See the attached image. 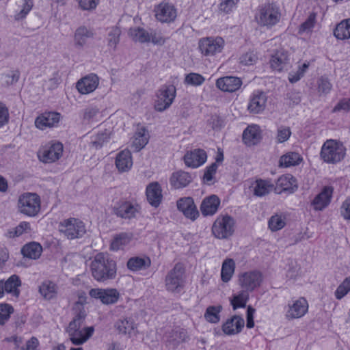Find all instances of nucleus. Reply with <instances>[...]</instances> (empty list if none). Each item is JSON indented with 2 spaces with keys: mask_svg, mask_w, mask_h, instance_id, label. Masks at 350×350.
I'll use <instances>...</instances> for the list:
<instances>
[{
  "mask_svg": "<svg viewBox=\"0 0 350 350\" xmlns=\"http://www.w3.org/2000/svg\"><path fill=\"white\" fill-rule=\"evenodd\" d=\"M92 277L99 282L114 280L117 275L116 262L107 254H97L90 264Z\"/></svg>",
  "mask_w": 350,
  "mask_h": 350,
  "instance_id": "obj_1",
  "label": "nucleus"
},
{
  "mask_svg": "<svg viewBox=\"0 0 350 350\" xmlns=\"http://www.w3.org/2000/svg\"><path fill=\"white\" fill-rule=\"evenodd\" d=\"M280 8L274 3H265L259 7L255 16L257 23L261 27L269 29L280 20Z\"/></svg>",
  "mask_w": 350,
  "mask_h": 350,
  "instance_id": "obj_2",
  "label": "nucleus"
},
{
  "mask_svg": "<svg viewBox=\"0 0 350 350\" xmlns=\"http://www.w3.org/2000/svg\"><path fill=\"white\" fill-rule=\"evenodd\" d=\"M17 206L20 213L31 217H36L40 211V198L36 193H24L19 196Z\"/></svg>",
  "mask_w": 350,
  "mask_h": 350,
  "instance_id": "obj_3",
  "label": "nucleus"
},
{
  "mask_svg": "<svg viewBox=\"0 0 350 350\" xmlns=\"http://www.w3.org/2000/svg\"><path fill=\"white\" fill-rule=\"evenodd\" d=\"M346 149L340 142L327 139L322 146L321 157L326 163H336L344 159Z\"/></svg>",
  "mask_w": 350,
  "mask_h": 350,
  "instance_id": "obj_4",
  "label": "nucleus"
},
{
  "mask_svg": "<svg viewBox=\"0 0 350 350\" xmlns=\"http://www.w3.org/2000/svg\"><path fill=\"white\" fill-rule=\"evenodd\" d=\"M185 268L184 265L178 262L166 275L165 282L167 291L179 293L183 289L185 283Z\"/></svg>",
  "mask_w": 350,
  "mask_h": 350,
  "instance_id": "obj_5",
  "label": "nucleus"
},
{
  "mask_svg": "<svg viewBox=\"0 0 350 350\" xmlns=\"http://www.w3.org/2000/svg\"><path fill=\"white\" fill-rule=\"evenodd\" d=\"M141 206L135 202L120 200L113 207V213L118 217L131 220L140 214Z\"/></svg>",
  "mask_w": 350,
  "mask_h": 350,
  "instance_id": "obj_6",
  "label": "nucleus"
},
{
  "mask_svg": "<svg viewBox=\"0 0 350 350\" xmlns=\"http://www.w3.org/2000/svg\"><path fill=\"white\" fill-rule=\"evenodd\" d=\"M59 231L68 239L81 237L86 232L83 223L75 218H69L59 224Z\"/></svg>",
  "mask_w": 350,
  "mask_h": 350,
  "instance_id": "obj_7",
  "label": "nucleus"
},
{
  "mask_svg": "<svg viewBox=\"0 0 350 350\" xmlns=\"http://www.w3.org/2000/svg\"><path fill=\"white\" fill-rule=\"evenodd\" d=\"M176 92L173 85L161 86L157 93V99L154 105L156 111L161 112L168 109L176 97Z\"/></svg>",
  "mask_w": 350,
  "mask_h": 350,
  "instance_id": "obj_8",
  "label": "nucleus"
},
{
  "mask_svg": "<svg viewBox=\"0 0 350 350\" xmlns=\"http://www.w3.org/2000/svg\"><path fill=\"white\" fill-rule=\"evenodd\" d=\"M234 225V219L230 216L218 217L213 225V234L218 239H227L233 234Z\"/></svg>",
  "mask_w": 350,
  "mask_h": 350,
  "instance_id": "obj_9",
  "label": "nucleus"
},
{
  "mask_svg": "<svg viewBox=\"0 0 350 350\" xmlns=\"http://www.w3.org/2000/svg\"><path fill=\"white\" fill-rule=\"evenodd\" d=\"M224 46V40L221 37L203 38L199 40L198 48L204 56H213L221 53Z\"/></svg>",
  "mask_w": 350,
  "mask_h": 350,
  "instance_id": "obj_10",
  "label": "nucleus"
},
{
  "mask_svg": "<svg viewBox=\"0 0 350 350\" xmlns=\"http://www.w3.org/2000/svg\"><path fill=\"white\" fill-rule=\"evenodd\" d=\"M94 331L93 327H86L81 329V327L72 325H69L66 329L70 340L75 345H80L85 342L92 336Z\"/></svg>",
  "mask_w": 350,
  "mask_h": 350,
  "instance_id": "obj_11",
  "label": "nucleus"
},
{
  "mask_svg": "<svg viewBox=\"0 0 350 350\" xmlns=\"http://www.w3.org/2000/svg\"><path fill=\"white\" fill-rule=\"evenodd\" d=\"M262 274L258 271L245 272L240 275L239 282L242 289L252 292L258 287L262 282Z\"/></svg>",
  "mask_w": 350,
  "mask_h": 350,
  "instance_id": "obj_12",
  "label": "nucleus"
},
{
  "mask_svg": "<svg viewBox=\"0 0 350 350\" xmlns=\"http://www.w3.org/2000/svg\"><path fill=\"white\" fill-rule=\"evenodd\" d=\"M89 295L107 305L116 304L120 297V293L116 288H92L90 291Z\"/></svg>",
  "mask_w": 350,
  "mask_h": 350,
  "instance_id": "obj_13",
  "label": "nucleus"
},
{
  "mask_svg": "<svg viewBox=\"0 0 350 350\" xmlns=\"http://www.w3.org/2000/svg\"><path fill=\"white\" fill-rule=\"evenodd\" d=\"M63 145L60 142H56L49 146H45L39 152L40 160L44 163H53L57 161L62 155Z\"/></svg>",
  "mask_w": 350,
  "mask_h": 350,
  "instance_id": "obj_14",
  "label": "nucleus"
},
{
  "mask_svg": "<svg viewBox=\"0 0 350 350\" xmlns=\"http://www.w3.org/2000/svg\"><path fill=\"white\" fill-rule=\"evenodd\" d=\"M155 16L161 23H170L175 20L177 16L176 9L174 5L167 3H161L155 8Z\"/></svg>",
  "mask_w": 350,
  "mask_h": 350,
  "instance_id": "obj_15",
  "label": "nucleus"
},
{
  "mask_svg": "<svg viewBox=\"0 0 350 350\" xmlns=\"http://www.w3.org/2000/svg\"><path fill=\"white\" fill-rule=\"evenodd\" d=\"M176 205L178 210L182 212L186 217L191 220H195L199 216V212L193 198L191 197L180 198L177 201Z\"/></svg>",
  "mask_w": 350,
  "mask_h": 350,
  "instance_id": "obj_16",
  "label": "nucleus"
},
{
  "mask_svg": "<svg viewBox=\"0 0 350 350\" xmlns=\"http://www.w3.org/2000/svg\"><path fill=\"white\" fill-rule=\"evenodd\" d=\"M207 159L206 152L202 149H195L187 152L184 156V161L187 167L197 168L203 165Z\"/></svg>",
  "mask_w": 350,
  "mask_h": 350,
  "instance_id": "obj_17",
  "label": "nucleus"
},
{
  "mask_svg": "<svg viewBox=\"0 0 350 350\" xmlns=\"http://www.w3.org/2000/svg\"><path fill=\"white\" fill-rule=\"evenodd\" d=\"M98 83V77L95 74H90L81 79L77 83L76 88L81 94H87L94 92Z\"/></svg>",
  "mask_w": 350,
  "mask_h": 350,
  "instance_id": "obj_18",
  "label": "nucleus"
},
{
  "mask_svg": "<svg viewBox=\"0 0 350 350\" xmlns=\"http://www.w3.org/2000/svg\"><path fill=\"white\" fill-rule=\"evenodd\" d=\"M60 119V113L57 112H45L35 120L36 126L41 130H44L48 127H53L56 126Z\"/></svg>",
  "mask_w": 350,
  "mask_h": 350,
  "instance_id": "obj_19",
  "label": "nucleus"
},
{
  "mask_svg": "<svg viewBox=\"0 0 350 350\" xmlns=\"http://www.w3.org/2000/svg\"><path fill=\"white\" fill-rule=\"evenodd\" d=\"M241 79L232 76L221 77L216 81L217 88L224 92H236L241 88Z\"/></svg>",
  "mask_w": 350,
  "mask_h": 350,
  "instance_id": "obj_20",
  "label": "nucleus"
},
{
  "mask_svg": "<svg viewBox=\"0 0 350 350\" xmlns=\"http://www.w3.org/2000/svg\"><path fill=\"white\" fill-rule=\"evenodd\" d=\"M289 62L290 57L288 53L283 49H280L272 55L270 65L272 69L280 72L287 68Z\"/></svg>",
  "mask_w": 350,
  "mask_h": 350,
  "instance_id": "obj_21",
  "label": "nucleus"
},
{
  "mask_svg": "<svg viewBox=\"0 0 350 350\" xmlns=\"http://www.w3.org/2000/svg\"><path fill=\"white\" fill-rule=\"evenodd\" d=\"M333 188L325 187L322 191L314 198L312 205L316 211H322L330 203Z\"/></svg>",
  "mask_w": 350,
  "mask_h": 350,
  "instance_id": "obj_22",
  "label": "nucleus"
},
{
  "mask_svg": "<svg viewBox=\"0 0 350 350\" xmlns=\"http://www.w3.org/2000/svg\"><path fill=\"white\" fill-rule=\"evenodd\" d=\"M308 305L304 298H300L292 305H289V309L286 312L287 319H297L303 317L308 311Z\"/></svg>",
  "mask_w": 350,
  "mask_h": 350,
  "instance_id": "obj_23",
  "label": "nucleus"
},
{
  "mask_svg": "<svg viewBox=\"0 0 350 350\" xmlns=\"http://www.w3.org/2000/svg\"><path fill=\"white\" fill-rule=\"evenodd\" d=\"M162 190L157 182L149 184L146 187V197L150 204L154 207H158L163 198Z\"/></svg>",
  "mask_w": 350,
  "mask_h": 350,
  "instance_id": "obj_24",
  "label": "nucleus"
},
{
  "mask_svg": "<svg viewBox=\"0 0 350 350\" xmlns=\"http://www.w3.org/2000/svg\"><path fill=\"white\" fill-rule=\"evenodd\" d=\"M243 326V319L239 316L234 315L224 323L222 330L226 334L234 335L241 332Z\"/></svg>",
  "mask_w": 350,
  "mask_h": 350,
  "instance_id": "obj_25",
  "label": "nucleus"
},
{
  "mask_svg": "<svg viewBox=\"0 0 350 350\" xmlns=\"http://www.w3.org/2000/svg\"><path fill=\"white\" fill-rule=\"evenodd\" d=\"M220 204L219 198L215 195L205 198L200 205V211L204 216L213 215L218 209Z\"/></svg>",
  "mask_w": 350,
  "mask_h": 350,
  "instance_id": "obj_26",
  "label": "nucleus"
},
{
  "mask_svg": "<svg viewBox=\"0 0 350 350\" xmlns=\"http://www.w3.org/2000/svg\"><path fill=\"white\" fill-rule=\"evenodd\" d=\"M266 103V94L262 92H258L256 94H254L247 109L253 113H259L265 109Z\"/></svg>",
  "mask_w": 350,
  "mask_h": 350,
  "instance_id": "obj_27",
  "label": "nucleus"
},
{
  "mask_svg": "<svg viewBox=\"0 0 350 350\" xmlns=\"http://www.w3.org/2000/svg\"><path fill=\"white\" fill-rule=\"evenodd\" d=\"M192 179L189 173L180 170L172 174L170 184L174 189H180L187 187Z\"/></svg>",
  "mask_w": 350,
  "mask_h": 350,
  "instance_id": "obj_28",
  "label": "nucleus"
},
{
  "mask_svg": "<svg viewBox=\"0 0 350 350\" xmlns=\"http://www.w3.org/2000/svg\"><path fill=\"white\" fill-rule=\"evenodd\" d=\"M260 132L257 125L248 126L243 133V141L247 146L256 144L260 139Z\"/></svg>",
  "mask_w": 350,
  "mask_h": 350,
  "instance_id": "obj_29",
  "label": "nucleus"
},
{
  "mask_svg": "<svg viewBox=\"0 0 350 350\" xmlns=\"http://www.w3.org/2000/svg\"><path fill=\"white\" fill-rule=\"evenodd\" d=\"M93 36L94 33L92 30L85 26H81L75 32V45L81 49L87 43L88 40Z\"/></svg>",
  "mask_w": 350,
  "mask_h": 350,
  "instance_id": "obj_30",
  "label": "nucleus"
},
{
  "mask_svg": "<svg viewBox=\"0 0 350 350\" xmlns=\"http://www.w3.org/2000/svg\"><path fill=\"white\" fill-rule=\"evenodd\" d=\"M151 260L148 256H135L130 258L126 263L127 268L132 271L146 269L150 267Z\"/></svg>",
  "mask_w": 350,
  "mask_h": 350,
  "instance_id": "obj_31",
  "label": "nucleus"
},
{
  "mask_svg": "<svg viewBox=\"0 0 350 350\" xmlns=\"http://www.w3.org/2000/svg\"><path fill=\"white\" fill-rule=\"evenodd\" d=\"M131 153L128 150L119 152L116 159V165L120 172L128 171L132 166Z\"/></svg>",
  "mask_w": 350,
  "mask_h": 350,
  "instance_id": "obj_32",
  "label": "nucleus"
},
{
  "mask_svg": "<svg viewBox=\"0 0 350 350\" xmlns=\"http://www.w3.org/2000/svg\"><path fill=\"white\" fill-rule=\"evenodd\" d=\"M42 247L38 243L31 242L25 245L21 250L24 257L31 259H38L41 256Z\"/></svg>",
  "mask_w": 350,
  "mask_h": 350,
  "instance_id": "obj_33",
  "label": "nucleus"
},
{
  "mask_svg": "<svg viewBox=\"0 0 350 350\" xmlns=\"http://www.w3.org/2000/svg\"><path fill=\"white\" fill-rule=\"evenodd\" d=\"M72 310L74 311L75 317L73 320L70 322L69 325L81 327V325L86 317V312L83 302L81 300L75 302Z\"/></svg>",
  "mask_w": 350,
  "mask_h": 350,
  "instance_id": "obj_34",
  "label": "nucleus"
},
{
  "mask_svg": "<svg viewBox=\"0 0 350 350\" xmlns=\"http://www.w3.org/2000/svg\"><path fill=\"white\" fill-rule=\"evenodd\" d=\"M57 285L51 281H44L39 286V292L41 295L47 300L52 299L57 295Z\"/></svg>",
  "mask_w": 350,
  "mask_h": 350,
  "instance_id": "obj_35",
  "label": "nucleus"
},
{
  "mask_svg": "<svg viewBox=\"0 0 350 350\" xmlns=\"http://www.w3.org/2000/svg\"><path fill=\"white\" fill-rule=\"evenodd\" d=\"M334 35L339 40L350 38V18L338 23L334 29Z\"/></svg>",
  "mask_w": 350,
  "mask_h": 350,
  "instance_id": "obj_36",
  "label": "nucleus"
},
{
  "mask_svg": "<svg viewBox=\"0 0 350 350\" xmlns=\"http://www.w3.org/2000/svg\"><path fill=\"white\" fill-rule=\"evenodd\" d=\"M5 292L12 293L16 297H18L20 291L18 287L21 285V281L17 275H11L5 283H3Z\"/></svg>",
  "mask_w": 350,
  "mask_h": 350,
  "instance_id": "obj_37",
  "label": "nucleus"
},
{
  "mask_svg": "<svg viewBox=\"0 0 350 350\" xmlns=\"http://www.w3.org/2000/svg\"><path fill=\"white\" fill-rule=\"evenodd\" d=\"M129 35L135 42L145 43L150 41L149 33L142 27L130 28Z\"/></svg>",
  "mask_w": 350,
  "mask_h": 350,
  "instance_id": "obj_38",
  "label": "nucleus"
},
{
  "mask_svg": "<svg viewBox=\"0 0 350 350\" xmlns=\"http://www.w3.org/2000/svg\"><path fill=\"white\" fill-rule=\"evenodd\" d=\"M235 269L234 261L232 258L226 259L221 266V278L224 282L230 280Z\"/></svg>",
  "mask_w": 350,
  "mask_h": 350,
  "instance_id": "obj_39",
  "label": "nucleus"
},
{
  "mask_svg": "<svg viewBox=\"0 0 350 350\" xmlns=\"http://www.w3.org/2000/svg\"><path fill=\"white\" fill-rule=\"evenodd\" d=\"M132 239V235L126 232H122L116 235L113 239L110 248L113 251L122 249L123 247L129 243Z\"/></svg>",
  "mask_w": 350,
  "mask_h": 350,
  "instance_id": "obj_40",
  "label": "nucleus"
},
{
  "mask_svg": "<svg viewBox=\"0 0 350 350\" xmlns=\"http://www.w3.org/2000/svg\"><path fill=\"white\" fill-rule=\"evenodd\" d=\"M273 185L267 180L259 179L256 180L254 185V195L258 197H262L269 193Z\"/></svg>",
  "mask_w": 350,
  "mask_h": 350,
  "instance_id": "obj_41",
  "label": "nucleus"
},
{
  "mask_svg": "<svg viewBox=\"0 0 350 350\" xmlns=\"http://www.w3.org/2000/svg\"><path fill=\"white\" fill-rule=\"evenodd\" d=\"M301 161L300 155L297 152H288L280 159V166L288 167L298 165Z\"/></svg>",
  "mask_w": 350,
  "mask_h": 350,
  "instance_id": "obj_42",
  "label": "nucleus"
},
{
  "mask_svg": "<svg viewBox=\"0 0 350 350\" xmlns=\"http://www.w3.org/2000/svg\"><path fill=\"white\" fill-rule=\"evenodd\" d=\"M114 326L118 333L122 334H131L135 329L133 321L128 318L118 319Z\"/></svg>",
  "mask_w": 350,
  "mask_h": 350,
  "instance_id": "obj_43",
  "label": "nucleus"
},
{
  "mask_svg": "<svg viewBox=\"0 0 350 350\" xmlns=\"http://www.w3.org/2000/svg\"><path fill=\"white\" fill-rule=\"evenodd\" d=\"M249 299V293L241 290L237 295H234L230 299V304L235 310L239 308H245Z\"/></svg>",
  "mask_w": 350,
  "mask_h": 350,
  "instance_id": "obj_44",
  "label": "nucleus"
},
{
  "mask_svg": "<svg viewBox=\"0 0 350 350\" xmlns=\"http://www.w3.org/2000/svg\"><path fill=\"white\" fill-rule=\"evenodd\" d=\"M222 310V306H208L204 313L205 319L212 323H217L220 320L219 312Z\"/></svg>",
  "mask_w": 350,
  "mask_h": 350,
  "instance_id": "obj_45",
  "label": "nucleus"
},
{
  "mask_svg": "<svg viewBox=\"0 0 350 350\" xmlns=\"http://www.w3.org/2000/svg\"><path fill=\"white\" fill-rule=\"evenodd\" d=\"M146 129H142L135 135V138L133 142V146L135 150L138 152L142 150L148 143V139L145 134Z\"/></svg>",
  "mask_w": 350,
  "mask_h": 350,
  "instance_id": "obj_46",
  "label": "nucleus"
},
{
  "mask_svg": "<svg viewBox=\"0 0 350 350\" xmlns=\"http://www.w3.org/2000/svg\"><path fill=\"white\" fill-rule=\"evenodd\" d=\"M268 224L271 231H278L285 226V218L282 215L275 214L271 217Z\"/></svg>",
  "mask_w": 350,
  "mask_h": 350,
  "instance_id": "obj_47",
  "label": "nucleus"
},
{
  "mask_svg": "<svg viewBox=\"0 0 350 350\" xmlns=\"http://www.w3.org/2000/svg\"><path fill=\"white\" fill-rule=\"evenodd\" d=\"M120 35L121 30L120 28L117 27H112L108 33V46L115 49L116 48L117 44L120 42Z\"/></svg>",
  "mask_w": 350,
  "mask_h": 350,
  "instance_id": "obj_48",
  "label": "nucleus"
},
{
  "mask_svg": "<svg viewBox=\"0 0 350 350\" xmlns=\"http://www.w3.org/2000/svg\"><path fill=\"white\" fill-rule=\"evenodd\" d=\"M30 230V224L27 221H21L16 227L8 232V237L14 238L21 236Z\"/></svg>",
  "mask_w": 350,
  "mask_h": 350,
  "instance_id": "obj_49",
  "label": "nucleus"
},
{
  "mask_svg": "<svg viewBox=\"0 0 350 350\" xmlns=\"http://www.w3.org/2000/svg\"><path fill=\"white\" fill-rule=\"evenodd\" d=\"M205 81V78L198 73L191 72L186 75L185 78V83L193 85L198 86L202 85Z\"/></svg>",
  "mask_w": 350,
  "mask_h": 350,
  "instance_id": "obj_50",
  "label": "nucleus"
},
{
  "mask_svg": "<svg viewBox=\"0 0 350 350\" xmlns=\"http://www.w3.org/2000/svg\"><path fill=\"white\" fill-rule=\"evenodd\" d=\"M23 4L21 10L16 13L14 16L16 21L23 20L26 17L30 10L32 9L33 3L32 0H23Z\"/></svg>",
  "mask_w": 350,
  "mask_h": 350,
  "instance_id": "obj_51",
  "label": "nucleus"
},
{
  "mask_svg": "<svg viewBox=\"0 0 350 350\" xmlns=\"http://www.w3.org/2000/svg\"><path fill=\"white\" fill-rule=\"evenodd\" d=\"M14 312L12 306L8 304H0V325H3Z\"/></svg>",
  "mask_w": 350,
  "mask_h": 350,
  "instance_id": "obj_52",
  "label": "nucleus"
},
{
  "mask_svg": "<svg viewBox=\"0 0 350 350\" xmlns=\"http://www.w3.org/2000/svg\"><path fill=\"white\" fill-rule=\"evenodd\" d=\"M217 164L216 163H213L211 165L208 166L205 169L202 178V180L204 183L208 185L211 184L210 182L213 180V176L217 172Z\"/></svg>",
  "mask_w": 350,
  "mask_h": 350,
  "instance_id": "obj_53",
  "label": "nucleus"
},
{
  "mask_svg": "<svg viewBox=\"0 0 350 350\" xmlns=\"http://www.w3.org/2000/svg\"><path fill=\"white\" fill-rule=\"evenodd\" d=\"M109 138V132L105 130L101 133H98L95 137V139L92 141V143L96 149H98L100 148L105 143L108 142Z\"/></svg>",
  "mask_w": 350,
  "mask_h": 350,
  "instance_id": "obj_54",
  "label": "nucleus"
},
{
  "mask_svg": "<svg viewBox=\"0 0 350 350\" xmlns=\"http://www.w3.org/2000/svg\"><path fill=\"white\" fill-rule=\"evenodd\" d=\"M99 113V109L96 106H89L82 111V118L85 121L92 120Z\"/></svg>",
  "mask_w": 350,
  "mask_h": 350,
  "instance_id": "obj_55",
  "label": "nucleus"
},
{
  "mask_svg": "<svg viewBox=\"0 0 350 350\" xmlns=\"http://www.w3.org/2000/svg\"><path fill=\"white\" fill-rule=\"evenodd\" d=\"M295 178L291 175L282 176L278 179L277 185L282 188L284 191H288L290 187L295 182Z\"/></svg>",
  "mask_w": 350,
  "mask_h": 350,
  "instance_id": "obj_56",
  "label": "nucleus"
},
{
  "mask_svg": "<svg viewBox=\"0 0 350 350\" xmlns=\"http://www.w3.org/2000/svg\"><path fill=\"white\" fill-rule=\"evenodd\" d=\"M316 18V14L312 12L311 13L308 18L304 21L299 27V33H302L304 32L310 31L314 25Z\"/></svg>",
  "mask_w": 350,
  "mask_h": 350,
  "instance_id": "obj_57",
  "label": "nucleus"
},
{
  "mask_svg": "<svg viewBox=\"0 0 350 350\" xmlns=\"http://www.w3.org/2000/svg\"><path fill=\"white\" fill-rule=\"evenodd\" d=\"M332 88V85L327 77H321L318 81L319 92L325 94H328Z\"/></svg>",
  "mask_w": 350,
  "mask_h": 350,
  "instance_id": "obj_58",
  "label": "nucleus"
},
{
  "mask_svg": "<svg viewBox=\"0 0 350 350\" xmlns=\"http://www.w3.org/2000/svg\"><path fill=\"white\" fill-rule=\"evenodd\" d=\"M285 99L288 101L287 105L290 107H293L301 102V96L299 94L293 91L288 92L286 94Z\"/></svg>",
  "mask_w": 350,
  "mask_h": 350,
  "instance_id": "obj_59",
  "label": "nucleus"
},
{
  "mask_svg": "<svg viewBox=\"0 0 350 350\" xmlns=\"http://www.w3.org/2000/svg\"><path fill=\"white\" fill-rule=\"evenodd\" d=\"M238 2L239 0H224L219 3V10L222 12L228 14L232 12Z\"/></svg>",
  "mask_w": 350,
  "mask_h": 350,
  "instance_id": "obj_60",
  "label": "nucleus"
},
{
  "mask_svg": "<svg viewBox=\"0 0 350 350\" xmlns=\"http://www.w3.org/2000/svg\"><path fill=\"white\" fill-rule=\"evenodd\" d=\"M172 339L170 341L174 342V345H177L180 342H185L188 338L187 332L184 329L174 331L172 336Z\"/></svg>",
  "mask_w": 350,
  "mask_h": 350,
  "instance_id": "obj_61",
  "label": "nucleus"
},
{
  "mask_svg": "<svg viewBox=\"0 0 350 350\" xmlns=\"http://www.w3.org/2000/svg\"><path fill=\"white\" fill-rule=\"evenodd\" d=\"M291 135L289 127H280L278 130L277 139L279 143H282L288 139Z\"/></svg>",
  "mask_w": 350,
  "mask_h": 350,
  "instance_id": "obj_62",
  "label": "nucleus"
},
{
  "mask_svg": "<svg viewBox=\"0 0 350 350\" xmlns=\"http://www.w3.org/2000/svg\"><path fill=\"white\" fill-rule=\"evenodd\" d=\"M19 72L17 70L10 71L6 74L3 75V78L5 81V83L7 85H12L14 83H16L19 79Z\"/></svg>",
  "mask_w": 350,
  "mask_h": 350,
  "instance_id": "obj_63",
  "label": "nucleus"
},
{
  "mask_svg": "<svg viewBox=\"0 0 350 350\" xmlns=\"http://www.w3.org/2000/svg\"><path fill=\"white\" fill-rule=\"evenodd\" d=\"M350 110V99L343 98L340 100L337 105L334 107L333 112H338L340 111H348Z\"/></svg>",
  "mask_w": 350,
  "mask_h": 350,
  "instance_id": "obj_64",
  "label": "nucleus"
}]
</instances>
